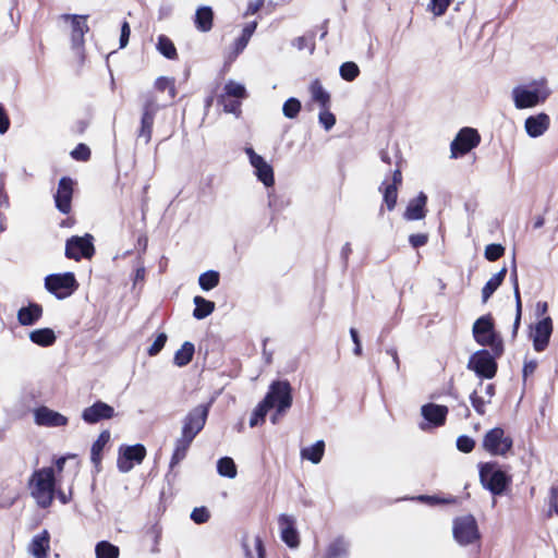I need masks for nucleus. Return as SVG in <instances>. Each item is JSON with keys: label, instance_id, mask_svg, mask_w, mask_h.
<instances>
[{"label": "nucleus", "instance_id": "f257e3e1", "mask_svg": "<svg viewBox=\"0 0 558 558\" xmlns=\"http://www.w3.org/2000/svg\"><path fill=\"white\" fill-rule=\"evenodd\" d=\"M168 92L169 99L173 100L177 96L175 80L173 77L159 76L154 83V90H148L142 95V116L137 130V138H142L144 144L151 141L153 128L157 112L163 107L159 104L156 92Z\"/></svg>", "mask_w": 558, "mask_h": 558}, {"label": "nucleus", "instance_id": "f03ea898", "mask_svg": "<svg viewBox=\"0 0 558 558\" xmlns=\"http://www.w3.org/2000/svg\"><path fill=\"white\" fill-rule=\"evenodd\" d=\"M209 408L210 402L207 404H198L184 416L181 436L174 442V449L169 463L171 470L186 458L193 440L206 425Z\"/></svg>", "mask_w": 558, "mask_h": 558}, {"label": "nucleus", "instance_id": "7ed1b4c3", "mask_svg": "<svg viewBox=\"0 0 558 558\" xmlns=\"http://www.w3.org/2000/svg\"><path fill=\"white\" fill-rule=\"evenodd\" d=\"M56 485L53 468H41L33 472L28 487L39 508L47 509L52 505L56 497Z\"/></svg>", "mask_w": 558, "mask_h": 558}, {"label": "nucleus", "instance_id": "20e7f679", "mask_svg": "<svg viewBox=\"0 0 558 558\" xmlns=\"http://www.w3.org/2000/svg\"><path fill=\"white\" fill-rule=\"evenodd\" d=\"M480 480L482 485L495 496L502 495L511 484V476L498 468L496 462L480 464Z\"/></svg>", "mask_w": 558, "mask_h": 558}, {"label": "nucleus", "instance_id": "39448f33", "mask_svg": "<svg viewBox=\"0 0 558 558\" xmlns=\"http://www.w3.org/2000/svg\"><path fill=\"white\" fill-rule=\"evenodd\" d=\"M473 336L475 341L483 347L489 345L496 356L504 353V343L497 337L494 330V322L490 315L482 316L473 325Z\"/></svg>", "mask_w": 558, "mask_h": 558}, {"label": "nucleus", "instance_id": "423d86ee", "mask_svg": "<svg viewBox=\"0 0 558 558\" xmlns=\"http://www.w3.org/2000/svg\"><path fill=\"white\" fill-rule=\"evenodd\" d=\"M530 87L531 89L524 87H515L513 89V100L518 109L532 108L543 104L550 95V90L544 80L531 83Z\"/></svg>", "mask_w": 558, "mask_h": 558}, {"label": "nucleus", "instance_id": "0eeeda50", "mask_svg": "<svg viewBox=\"0 0 558 558\" xmlns=\"http://www.w3.org/2000/svg\"><path fill=\"white\" fill-rule=\"evenodd\" d=\"M80 284L75 275L71 271L62 274H51L45 278V288L57 299L63 300L71 296Z\"/></svg>", "mask_w": 558, "mask_h": 558}, {"label": "nucleus", "instance_id": "6e6552de", "mask_svg": "<svg viewBox=\"0 0 558 558\" xmlns=\"http://www.w3.org/2000/svg\"><path fill=\"white\" fill-rule=\"evenodd\" d=\"M266 402L276 408L277 414L284 413L292 405V387L288 380H275L264 397Z\"/></svg>", "mask_w": 558, "mask_h": 558}, {"label": "nucleus", "instance_id": "1a4fd4ad", "mask_svg": "<svg viewBox=\"0 0 558 558\" xmlns=\"http://www.w3.org/2000/svg\"><path fill=\"white\" fill-rule=\"evenodd\" d=\"M513 439L506 435L501 427H494L486 432L482 440L483 449L492 456L505 457L512 449Z\"/></svg>", "mask_w": 558, "mask_h": 558}, {"label": "nucleus", "instance_id": "9d476101", "mask_svg": "<svg viewBox=\"0 0 558 558\" xmlns=\"http://www.w3.org/2000/svg\"><path fill=\"white\" fill-rule=\"evenodd\" d=\"M496 357L495 353L492 354L488 350H478L470 357L468 368L481 378L492 379L498 369Z\"/></svg>", "mask_w": 558, "mask_h": 558}, {"label": "nucleus", "instance_id": "9b49d317", "mask_svg": "<svg viewBox=\"0 0 558 558\" xmlns=\"http://www.w3.org/2000/svg\"><path fill=\"white\" fill-rule=\"evenodd\" d=\"M481 143V135L476 129L462 128L450 144L451 158L465 156Z\"/></svg>", "mask_w": 558, "mask_h": 558}, {"label": "nucleus", "instance_id": "f8f14e48", "mask_svg": "<svg viewBox=\"0 0 558 558\" xmlns=\"http://www.w3.org/2000/svg\"><path fill=\"white\" fill-rule=\"evenodd\" d=\"M93 235H73L66 240L64 255L69 259L80 262L82 258L90 259L95 255Z\"/></svg>", "mask_w": 558, "mask_h": 558}, {"label": "nucleus", "instance_id": "ddd939ff", "mask_svg": "<svg viewBox=\"0 0 558 558\" xmlns=\"http://www.w3.org/2000/svg\"><path fill=\"white\" fill-rule=\"evenodd\" d=\"M453 536L460 545H470L481 538L477 522L471 514L459 517L453 521Z\"/></svg>", "mask_w": 558, "mask_h": 558}, {"label": "nucleus", "instance_id": "4468645a", "mask_svg": "<svg viewBox=\"0 0 558 558\" xmlns=\"http://www.w3.org/2000/svg\"><path fill=\"white\" fill-rule=\"evenodd\" d=\"M146 448L142 444L121 447L117 459V466L120 472H130L135 464H141L146 457Z\"/></svg>", "mask_w": 558, "mask_h": 558}, {"label": "nucleus", "instance_id": "2eb2a0df", "mask_svg": "<svg viewBox=\"0 0 558 558\" xmlns=\"http://www.w3.org/2000/svg\"><path fill=\"white\" fill-rule=\"evenodd\" d=\"M553 331V319L549 316L542 318L534 326H531L530 338L536 352H543L547 349Z\"/></svg>", "mask_w": 558, "mask_h": 558}, {"label": "nucleus", "instance_id": "dca6fc26", "mask_svg": "<svg viewBox=\"0 0 558 558\" xmlns=\"http://www.w3.org/2000/svg\"><path fill=\"white\" fill-rule=\"evenodd\" d=\"M74 185L75 182L72 178L62 177L53 195L57 209L64 215H69L72 210Z\"/></svg>", "mask_w": 558, "mask_h": 558}, {"label": "nucleus", "instance_id": "f3484780", "mask_svg": "<svg viewBox=\"0 0 558 558\" xmlns=\"http://www.w3.org/2000/svg\"><path fill=\"white\" fill-rule=\"evenodd\" d=\"M403 177L399 167L392 172L391 181H384L379 187L383 201L389 211L393 210L398 201V190L402 185Z\"/></svg>", "mask_w": 558, "mask_h": 558}, {"label": "nucleus", "instance_id": "a211bd4d", "mask_svg": "<svg viewBox=\"0 0 558 558\" xmlns=\"http://www.w3.org/2000/svg\"><path fill=\"white\" fill-rule=\"evenodd\" d=\"M245 151L258 180L267 187L272 186L275 184L272 167L260 155L256 154L253 148H246Z\"/></svg>", "mask_w": 558, "mask_h": 558}, {"label": "nucleus", "instance_id": "6ab92c4d", "mask_svg": "<svg viewBox=\"0 0 558 558\" xmlns=\"http://www.w3.org/2000/svg\"><path fill=\"white\" fill-rule=\"evenodd\" d=\"M114 415L113 407L98 400L83 410L82 420L87 424H96L102 420H111Z\"/></svg>", "mask_w": 558, "mask_h": 558}, {"label": "nucleus", "instance_id": "aec40b11", "mask_svg": "<svg viewBox=\"0 0 558 558\" xmlns=\"http://www.w3.org/2000/svg\"><path fill=\"white\" fill-rule=\"evenodd\" d=\"M34 420L38 426L45 427H61L66 426L69 423L66 416L46 405L38 407L34 411Z\"/></svg>", "mask_w": 558, "mask_h": 558}, {"label": "nucleus", "instance_id": "412c9836", "mask_svg": "<svg viewBox=\"0 0 558 558\" xmlns=\"http://www.w3.org/2000/svg\"><path fill=\"white\" fill-rule=\"evenodd\" d=\"M278 523L281 533V539L290 548H295L300 545L299 532L295 529V520L288 514H280Z\"/></svg>", "mask_w": 558, "mask_h": 558}, {"label": "nucleus", "instance_id": "4be33fe9", "mask_svg": "<svg viewBox=\"0 0 558 558\" xmlns=\"http://www.w3.org/2000/svg\"><path fill=\"white\" fill-rule=\"evenodd\" d=\"M427 195L420 192L415 198L410 199L404 213L403 218L409 221L422 220L427 214Z\"/></svg>", "mask_w": 558, "mask_h": 558}, {"label": "nucleus", "instance_id": "5701e85b", "mask_svg": "<svg viewBox=\"0 0 558 558\" xmlns=\"http://www.w3.org/2000/svg\"><path fill=\"white\" fill-rule=\"evenodd\" d=\"M550 126V118L547 113L541 112L536 116H530L525 119L524 128L529 136L538 137L543 135Z\"/></svg>", "mask_w": 558, "mask_h": 558}, {"label": "nucleus", "instance_id": "b1692460", "mask_svg": "<svg viewBox=\"0 0 558 558\" xmlns=\"http://www.w3.org/2000/svg\"><path fill=\"white\" fill-rule=\"evenodd\" d=\"M65 21H71L72 32L71 40L74 46H82L84 44V36L88 32V25L86 24V15L64 14L62 16Z\"/></svg>", "mask_w": 558, "mask_h": 558}, {"label": "nucleus", "instance_id": "393cba45", "mask_svg": "<svg viewBox=\"0 0 558 558\" xmlns=\"http://www.w3.org/2000/svg\"><path fill=\"white\" fill-rule=\"evenodd\" d=\"M421 413L427 422L439 427L446 423L448 408L441 404L426 403L422 407Z\"/></svg>", "mask_w": 558, "mask_h": 558}, {"label": "nucleus", "instance_id": "a878e982", "mask_svg": "<svg viewBox=\"0 0 558 558\" xmlns=\"http://www.w3.org/2000/svg\"><path fill=\"white\" fill-rule=\"evenodd\" d=\"M215 13L211 7H198L194 15V26L201 33H208L214 27Z\"/></svg>", "mask_w": 558, "mask_h": 558}, {"label": "nucleus", "instance_id": "bb28decb", "mask_svg": "<svg viewBox=\"0 0 558 558\" xmlns=\"http://www.w3.org/2000/svg\"><path fill=\"white\" fill-rule=\"evenodd\" d=\"M43 306L38 303H29L17 312V320L22 326H32L43 316Z\"/></svg>", "mask_w": 558, "mask_h": 558}, {"label": "nucleus", "instance_id": "cd10ccee", "mask_svg": "<svg viewBox=\"0 0 558 558\" xmlns=\"http://www.w3.org/2000/svg\"><path fill=\"white\" fill-rule=\"evenodd\" d=\"M109 440L110 432L106 429L98 435L97 439L92 445L90 461L97 471H99L101 468L102 451Z\"/></svg>", "mask_w": 558, "mask_h": 558}, {"label": "nucleus", "instance_id": "c85d7f7f", "mask_svg": "<svg viewBox=\"0 0 558 558\" xmlns=\"http://www.w3.org/2000/svg\"><path fill=\"white\" fill-rule=\"evenodd\" d=\"M49 548L50 534L47 530L35 535L29 546V550L35 558H47Z\"/></svg>", "mask_w": 558, "mask_h": 558}, {"label": "nucleus", "instance_id": "c756f323", "mask_svg": "<svg viewBox=\"0 0 558 558\" xmlns=\"http://www.w3.org/2000/svg\"><path fill=\"white\" fill-rule=\"evenodd\" d=\"M511 279L513 283V294L515 299V317L512 326V338L515 339L518 336V331L521 325V318H522V300H521V293H520V287H519V280H518V274L517 269L514 268L511 272Z\"/></svg>", "mask_w": 558, "mask_h": 558}, {"label": "nucleus", "instance_id": "7c9ffc66", "mask_svg": "<svg viewBox=\"0 0 558 558\" xmlns=\"http://www.w3.org/2000/svg\"><path fill=\"white\" fill-rule=\"evenodd\" d=\"M310 93L312 100L317 102L320 108L330 107V94L325 90L320 80L315 78L310 84Z\"/></svg>", "mask_w": 558, "mask_h": 558}, {"label": "nucleus", "instance_id": "2f4dec72", "mask_svg": "<svg viewBox=\"0 0 558 558\" xmlns=\"http://www.w3.org/2000/svg\"><path fill=\"white\" fill-rule=\"evenodd\" d=\"M507 275V267H502L495 274L482 289V301L486 303L495 291L501 286Z\"/></svg>", "mask_w": 558, "mask_h": 558}, {"label": "nucleus", "instance_id": "473e14b6", "mask_svg": "<svg viewBox=\"0 0 558 558\" xmlns=\"http://www.w3.org/2000/svg\"><path fill=\"white\" fill-rule=\"evenodd\" d=\"M29 339L33 343L39 347H51L54 344L57 337L54 331L50 328L35 329L29 333Z\"/></svg>", "mask_w": 558, "mask_h": 558}, {"label": "nucleus", "instance_id": "72a5a7b5", "mask_svg": "<svg viewBox=\"0 0 558 558\" xmlns=\"http://www.w3.org/2000/svg\"><path fill=\"white\" fill-rule=\"evenodd\" d=\"M195 307L193 310V316L196 319H204L211 315L216 308L215 302L206 300L201 295L194 296L193 300Z\"/></svg>", "mask_w": 558, "mask_h": 558}, {"label": "nucleus", "instance_id": "f704fd0d", "mask_svg": "<svg viewBox=\"0 0 558 558\" xmlns=\"http://www.w3.org/2000/svg\"><path fill=\"white\" fill-rule=\"evenodd\" d=\"M195 353V347L192 342L185 341L181 348L175 351L173 356V363L174 365L179 367L186 366L194 356Z\"/></svg>", "mask_w": 558, "mask_h": 558}, {"label": "nucleus", "instance_id": "c9c22d12", "mask_svg": "<svg viewBox=\"0 0 558 558\" xmlns=\"http://www.w3.org/2000/svg\"><path fill=\"white\" fill-rule=\"evenodd\" d=\"M325 452V442L324 440H318L314 445L303 448L301 450V456L303 459L311 461L312 463H319L323 459Z\"/></svg>", "mask_w": 558, "mask_h": 558}, {"label": "nucleus", "instance_id": "e433bc0d", "mask_svg": "<svg viewBox=\"0 0 558 558\" xmlns=\"http://www.w3.org/2000/svg\"><path fill=\"white\" fill-rule=\"evenodd\" d=\"M157 50L169 60H177L179 58L173 41L166 35L158 36Z\"/></svg>", "mask_w": 558, "mask_h": 558}, {"label": "nucleus", "instance_id": "4c0bfd02", "mask_svg": "<svg viewBox=\"0 0 558 558\" xmlns=\"http://www.w3.org/2000/svg\"><path fill=\"white\" fill-rule=\"evenodd\" d=\"M348 543L338 537L328 545L325 558H343L348 555Z\"/></svg>", "mask_w": 558, "mask_h": 558}, {"label": "nucleus", "instance_id": "58836bf2", "mask_svg": "<svg viewBox=\"0 0 558 558\" xmlns=\"http://www.w3.org/2000/svg\"><path fill=\"white\" fill-rule=\"evenodd\" d=\"M217 472L221 476L234 478L238 474V470L233 459L229 457L220 458L217 462Z\"/></svg>", "mask_w": 558, "mask_h": 558}, {"label": "nucleus", "instance_id": "ea45409f", "mask_svg": "<svg viewBox=\"0 0 558 558\" xmlns=\"http://www.w3.org/2000/svg\"><path fill=\"white\" fill-rule=\"evenodd\" d=\"M221 95L229 96L238 99H246L248 97L247 90L244 85L234 81H228L225 84L223 93Z\"/></svg>", "mask_w": 558, "mask_h": 558}, {"label": "nucleus", "instance_id": "a19ab883", "mask_svg": "<svg viewBox=\"0 0 558 558\" xmlns=\"http://www.w3.org/2000/svg\"><path fill=\"white\" fill-rule=\"evenodd\" d=\"M272 409L265 399H263L254 409L251 418H250V426L255 427L259 424H263L265 422L267 412Z\"/></svg>", "mask_w": 558, "mask_h": 558}, {"label": "nucleus", "instance_id": "79ce46f5", "mask_svg": "<svg viewBox=\"0 0 558 558\" xmlns=\"http://www.w3.org/2000/svg\"><path fill=\"white\" fill-rule=\"evenodd\" d=\"M95 553L97 558H118L120 550L118 546L101 541L96 545Z\"/></svg>", "mask_w": 558, "mask_h": 558}, {"label": "nucleus", "instance_id": "37998d69", "mask_svg": "<svg viewBox=\"0 0 558 558\" xmlns=\"http://www.w3.org/2000/svg\"><path fill=\"white\" fill-rule=\"evenodd\" d=\"M219 280L220 275L218 271L208 270L199 276L198 283L203 290L209 291L219 284Z\"/></svg>", "mask_w": 558, "mask_h": 558}, {"label": "nucleus", "instance_id": "c03bdc74", "mask_svg": "<svg viewBox=\"0 0 558 558\" xmlns=\"http://www.w3.org/2000/svg\"><path fill=\"white\" fill-rule=\"evenodd\" d=\"M218 102L223 107V110L228 113H233L235 116H240L242 112L241 111L242 99L220 95L218 97Z\"/></svg>", "mask_w": 558, "mask_h": 558}, {"label": "nucleus", "instance_id": "a18cd8bd", "mask_svg": "<svg viewBox=\"0 0 558 558\" xmlns=\"http://www.w3.org/2000/svg\"><path fill=\"white\" fill-rule=\"evenodd\" d=\"M292 45L299 50L308 49L310 52L313 53L315 50V46H316L315 33L311 32L308 34H305V35L294 38L292 41Z\"/></svg>", "mask_w": 558, "mask_h": 558}, {"label": "nucleus", "instance_id": "49530a36", "mask_svg": "<svg viewBox=\"0 0 558 558\" xmlns=\"http://www.w3.org/2000/svg\"><path fill=\"white\" fill-rule=\"evenodd\" d=\"M340 76L347 82H353L360 75V68L355 62L347 61L340 65Z\"/></svg>", "mask_w": 558, "mask_h": 558}, {"label": "nucleus", "instance_id": "de8ad7c7", "mask_svg": "<svg viewBox=\"0 0 558 558\" xmlns=\"http://www.w3.org/2000/svg\"><path fill=\"white\" fill-rule=\"evenodd\" d=\"M301 108V101L298 98L291 97L284 101L282 112L288 119H294L298 117Z\"/></svg>", "mask_w": 558, "mask_h": 558}, {"label": "nucleus", "instance_id": "09e8293b", "mask_svg": "<svg viewBox=\"0 0 558 558\" xmlns=\"http://www.w3.org/2000/svg\"><path fill=\"white\" fill-rule=\"evenodd\" d=\"M505 246L492 243L485 247L484 256L488 262H496L505 255Z\"/></svg>", "mask_w": 558, "mask_h": 558}, {"label": "nucleus", "instance_id": "8fccbe9b", "mask_svg": "<svg viewBox=\"0 0 558 558\" xmlns=\"http://www.w3.org/2000/svg\"><path fill=\"white\" fill-rule=\"evenodd\" d=\"M318 121L326 131H329L335 126L336 116L330 111V107L320 108Z\"/></svg>", "mask_w": 558, "mask_h": 558}, {"label": "nucleus", "instance_id": "3c124183", "mask_svg": "<svg viewBox=\"0 0 558 558\" xmlns=\"http://www.w3.org/2000/svg\"><path fill=\"white\" fill-rule=\"evenodd\" d=\"M71 157L76 161H83L86 162L92 157L90 148L84 144L80 143L76 145V147L70 153Z\"/></svg>", "mask_w": 558, "mask_h": 558}, {"label": "nucleus", "instance_id": "603ef678", "mask_svg": "<svg viewBox=\"0 0 558 558\" xmlns=\"http://www.w3.org/2000/svg\"><path fill=\"white\" fill-rule=\"evenodd\" d=\"M453 0H429L428 10L435 16H442Z\"/></svg>", "mask_w": 558, "mask_h": 558}, {"label": "nucleus", "instance_id": "864d4df0", "mask_svg": "<svg viewBox=\"0 0 558 558\" xmlns=\"http://www.w3.org/2000/svg\"><path fill=\"white\" fill-rule=\"evenodd\" d=\"M457 448L463 453H470L475 448V440L468 435H461L457 438Z\"/></svg>", "mask_w": 558, "mask_h": 558}, {"label": "nucleus", "instance_id": "5fc2aeb1", "mask_svg": "<svg viewBox=\"0 0 558 558\" xmlns=\"http://www.w3.org/2000/svg\"><path fill=\"white\" fill-rule=\"evenodd\" d=\"M167 335L165 332H160L155 341L153 342V344L148 348L147 350V354L149 356H155L157 355L165 347L166 342H167Z\"/></svg>", "mask_w": 558, "mask_h": 558}, {"label": "nucleus", "instance_id": "6e6d98bb", "mask_svg": "<svg viewBox=\"0 0 558 558\" xmlns=\"http://www.w3.org/2000/svg\"><path fill=\"white\" fill-rule=\"evenodd\" d=\"M191 519L197 524H203L210 519V513L206 507L194 508L191 513Z\"/></svg>", "mask_w": 558, "mask_h": 558}, {"label": "nucleus", "instance_id": "4d7b16f0", "mask_svg": "<svg viewBox=\"0 0 558 558\" xmlns=\"http://www.w3.org/2000/svg\"><path fill=\"white\" fill-rule=\"evenodd\" d=\"M470 401H471V404L474 408L475 412L478 415H484L486 413V409H485L486 402L484 401V399L481 396H478L476 390H474L470 395Z\"/></svg>", "mask_w": 558, "mask_h": 558}, {"label": "nucleus", "instance_id": "13d9d810", "mask_svg": "<svg viewBox=\"0 0 558 558\" xmlns=\"http://www.w3.org/2000/svg\"><path fill=\"white\" fill-rule=\"evenodd\" d=\"M409 242L414 248L424 246L428 242V235L426 233H415L409 236Z\"/></svg>", "mask_w": 558, "mask_h": 558}, {"label": "nucleus", "instance_id": "bf43d9fd", "mask_svg": "<svg viewBox=\"0 0 558 558\" xmlns=\"http://www.w3.org/2000/svg\"><path fill=\"white\" fill-rule=\"evenodd\" d=\"M10 124L11 122L9 114L3 105L0 104V134L7 133L10 128Z\"/></svg>", "mask_w": 558, "mask_h": 558}, {"label": "nucleus", "instance_id": "052dcab7", "mask_svg": "<svg viewBox=\"0 0 558 558\" xmlns=\"http://www.w3.org/2000/svg\"><path fill=\"white\" fill-rule=\"evenodd\" d=\"M131 27L128 21H123L121 25V35H120V48H124L130 39Z\"/></svg>", "mask_w": 558, "mask_h": 558}, {"label": "nucleus", "instance_id": "680f3d73", "mask_svg": "<svg viewBox=\"0 0 558 558\" xmlns=\"http://www.w3.org/2000/svg\"><path fill=\"white\" fill-rule=\"evenodd\" d=\"M537 365L538 364L536 360L525 361L522 369L523 378L526 379L529 376H532L536 371Z\"/></svg>", "mask_w": 558, "mask_h": 558}, {"label": "nucleus", "instance_id": "e2e57ef3", "mask_svg": "<svg viewBox=\"0 0 558 558\" xmlns=\"http://www.w3.org/2000/svg\"><path fill=\"white\" fill-rule=\"evenodd\" d=\"M350 336L352 338V341L354 342V354L357 356L362 355V345L357 330L355 328H351Z\"/></svg>", "mask_w": 558, "mask_h": 558}, {"label": "nucleus", "instance_id": "0e129e2a", "mask_svg": "<svg viewBox=\"0 0 558 558\" xmlns=\"http://www.w3.org/2000/svg\"><path fill=\"white\" fill-rule=\"evenodd\" d=\"M146 277V269L143 265V262L140 259L138 266L135 269L133 283L136 286L140 282H144Z\"/></svg>", "mask_w": 558, "mask_h": 558}, {"label": "nucleus", "instance_id": "69168bd1", "mask_svg": "<svg viewBox=\"0 0 558 558\" xmlns=\"http://www.w3.org/2000/svg\"><path fill=\"white\" fill-rule=\"evenodd\" d=\"M254 545H255L257 558H265L266 551H265L264 543H263V539L260 536H256L254 538Z\"/></svg>", "mask_w": 558, "mask_h": 558}, {"label": "nucleus", "instance_id": "338daca9", "mask_svg": "<svg viewBox=\"0 0 558 558\" xmlns=\"http://www.w3.org/2000/svg\"><path fill=\"white\" fill-rule=\"evenodd\" d=\"M247 44L248 41H246L245 38L238 37L233 44V51L235 56L240 54L245 49Z\"/></svg>", "mask_w": 558, "mask_h": 558}, {"label": "nucleus", "instance_id": "774afa93", "mask_svg": "<svg viewBox=\"0 0 558 558\" xmlns=\"http://www.w3.org/2000/svg\"><path fill=\"white\" fill-rule=\"evenodd\" d=\"M147 246H148V238L146 234H141L138 235L137 240H136V248L142 253L144 254L147 250Z\"/></svg>", "mask_w": 558, "mask_h": 558}]
</instances>
